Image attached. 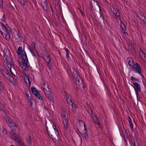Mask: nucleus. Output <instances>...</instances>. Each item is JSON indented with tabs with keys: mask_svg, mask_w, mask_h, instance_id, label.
I'll use <instances>...</instances> for the list:
<instances>
[{
	"mask_svg": "<svg viewBox=\"0 0 146 146\" xmlns=\"http://www.w3.org/2000/svg\"><path fill=\"white\" fill-rule=\"evenodd\" d=\"M17 53L19 55L21 54V56L22 58V64H20L21 68L26 71H28L30 65L29 64L28 59L26 53L25 51L22 50V47L19 46L18 47Z\"/></svg>",
	"mask_w": 146,
	"mask_h": 146,
	"instance_id": "1",
	"label": "nucleus"
},
{
	"mask_svg": "<svg viewBox=\"0 0 146 146\" xmlns=\"http://www.w3.org/2000/svg\"><path fill=\"white\" fill-rule=\"evenodd\" d=\"M0 74L2 75L3 78L6 79L10 82H13L14 80L13 77L10 74L9 71L2 66H0Z\"/></svg>",
	"mask_w": 146,
	"mask_h": 146,
	"instance_id": "2",
	"label": "nucleus"
},
{
	"mask_svg": "<svg viewBox=\"0 0 146 146\" xmlns=\"http://www.w3.org/2000/svg\"><path fill=\"white\" fill-rule=\"evenodd\" d=\"M11 30L7 28H0V32L5 39L9 40L10 38V32Z\"/></svg>",
	"mask_w": 146,
	"mask_h": 146,
	"instance_id": "3",
	"label": "nucleus"
},
{
	"mask_svg": "<svg viewBox=\"0 0 146 146\" xmlns=\"http://www.w3.org/2000/svg\"><path fill=\"white\" fill-rule=\"evenodd\" d=\"M38 4L42 7L45 12L48 13L50 10L48 3L46 0H38Z\"/></svg>",
	"mask_w": 146,
	"mask_h": 146,
	"instance_id": "4",
	"label": "nucleus"
},
{
	"mask_svg": "<svg viewBox=\"0 0 146 146\" xmlns=\"http://www.w3.org/2000/svg\"><path fill=\"white\" fill-rule=\"evenodd\" d=\"M4 118L9 126L11 128L15 129V128H17V126L16 123L8 115H5L4 116Z\"/></svg>",
	"mask_w": 146,
	"mask_h": 146,
	"instance_id": "5",
	"label": "nucleus"
},
{
	"mask_svg": "<svg viewBox=\"0 0 146 146\" xmlns=\"http://www.w3.org/2000/svg\"><path fill=\"white\" fill-rule=\"evenodd\" d=\"M47 88L49 90L48 91V93L47 92H46L45 91V88H43V92L44 94L49 99L50 101L52 102H54V98L53 94L51 91V90L49 89L48 87L47 86Z\"/></svg>",
	"mask_w": 146,
	"mask_h": 146,
	"instance_id": "6",
	"label": "nucleus"
},
{
	"mask_svg": "<svg viewBox=\"0 0 146 146\" xmlns=\"http://www.w3.org/2000/svg\"><path fill=\"white\" fill-rule=\"evenodd\" d=\"M90 7L91 10L92 12L93 11V10H94L95 9L99 8L100 10L99 4L97 1L95 0H91L90 2Z\"/></svg>",
	"mask_w": 146,
	"mask_h": 146,
	"instance_id": "7",
	"label": "nucleus"
},
{
	"mask_svg": "<svg viewBox=\"0 0 146 146\" xmlns=\"http://www.w3.org/2000/svg\"><path fill=\"white\" fill-rule=\"evenodd\" d=\"M132 68V70L135 72L141 75V67L138 63H136L135 64H133V65Z\"/></svg>",
	"mask_w": 146,
	"mask_h": 146,
	"instance_id": "8",
	"label": "nucleus"
},
{
	"mask_svg": "<svg viewBox=\"0 0 146 146\" xmlns=\"http://www.w3.org/2000/svg\"><path fill=\"white\" fill-rule=\"evenodd\" d=\"M10 52L9 51H7L5 52H4L3 59L5 62H6L11 65H14V63L12 59L9 61L8 57V55L10 54Z\"/></svg>",
	"mask_w": 146,
	"mask_h": 146,
	"instance_id": "9",
	"label": "nucleus"
},
{
	"mask_svg": "<svg viewBox=\"0 0 146 146\" xmlns=\"http://www.w3.org/2000/svg\"><path fill=\"white\" fill-rule=\"evenodd\" d=\"M133 88H134L137 95V98L138 99V93L141 91V87L140 84L137 82H135L133 83Z\"/></svg>",
	"mask_w": 146,
	"mask_h": 146,
	"instance_id": "10",
	"label": "nucleus"
},
{
	"mask_svg": "<svg viewBox=\"0 0 146 146\" xmlns=\"http://www.w3.org/2000/svg\"><path fill=\"white\" fill-rule=\"evenodd\" d=\"M64 118L63 120V123L64 125V128L66 131L68 129V121L69 118L68 117H66V115H65L63 116Z\"/></svg>",
	"mask_w": 146,
	"mask_h": 146,
	"instance_id": "11",
	"label": "nucleus"
},
{
	"mask_svg": "<svg viewBox=\"0 0 146 146\" xmlns=\"http://www.w3.org/2000/svg\"><path fill=\"white\" fill-rule=\"evenodd\" d=\"M52 7L51 5V4H50V8L51 9L52 11H53V9L52 7L54 8L56 11H58L59 9V7L58 6V2L56 0H53L52 1Z\"/></svg>",
	"mask_w": 146,
	"mask_h": 146,
	"instance_id": "12",
	"label": "nucleus"
},
{
	"mask_svg": "<svg viewBox=\"0 0 146 146\" xmlns=\"http://www.w3.org/2000/svg\"><path fill=\"white\" fill-rule=\"evenodd\" d=\"M76 85H78L80 87H83L84 84L82 80L80 78V76H77L75 78Z\"/></svg>",
	"mask_w": 146,
	"mask_h": 146,
	"instance_id": "13",
	"label": "nucleus"
},
{
	"mask_svg": "<svg viewBox=\"0 0 146 146\" xmlns=\"http://www.w3.org/2000/svg\"><path fill=\"white\" fill-rule=\"evenodd\" d=\"M112 7L113 10V12L114 14L119 19L120 18V14L118 9L116 8L114 5H112Z\"/></svg>",
	"mask_w": 146,
	"mask_h": 146,
	"instance_id": "14",
	"label": "nucleus"
},
{
	"mask_svg": "<svg viewBox=\"0 0 146 146\" xmlns=\"http://www.w3.org/2000/svg\"><path fill=\"white\" fill-rule=\"evenodd\" d=\"M50 57L49 56H47L45 58V61L46 64V65L48 68L49 69H51V66L50 64Z\"/></svg>",
	"mask_w": 146,
	"mask_h": 146,
	"instance_id": "15",
	"label": "nucleus"
},
{
	"mask_svg": "<svg viewBox=\"0 0 146 146\" xmlns=\"http://www.w3.org/2000/svg\"><path fill=\"white\" fill-rule=\"evenodd\" d=\"M31 90L32 94L35 96L39 93L38 91L36 89V88L34 86H33L31 87Z\"/></svg>",
	"mask_w": 146,
	"mask_h": 146,
	"instance_id": "16",
	"label": "nucleus"
},
{
	"mask_svg": "<svg viewBox=\"0 0 146 146\" xmlns=\"http://www.w3.org/2000/svg\"><path fill=\"white\" fill-rule=\"evenodd\" d=\"M81 135L82 137L85 139H88L89 136L87 131H82V132Z\"/></svg>",
	"mask_w": 146,
	"mask_h": 146,
	"instance_id": "17",
	"label": "nucleus"
},
{
	"mask_svg": "<svg viewBox=\"0 0 146 146\" xmlns=\"http://www.w3.org/2000/svg\"><path fill=\"white\" fill-rule=\"evenodd\" d=\"M4 87V84L0 78V92H1L3 91Z\"/></svg>",
	"mask_w": 146,
	"mask_h": 146,
	"instance_id": "18",
	"label": "nucleus"
},
{
	"mask_svg": "<svg viewBox=\"0 0 146 146\" xmlns=\"http://www.w3.org/2000/svg\"><path fill=\"white\" fill-rule=\"evenodd\" d=\"M24 79L25 80V82L27 84V80L28 81L29 84L30 85L31 84V83L30 82L29 80V77L28 76H27L26 74H25L24 75Z\"/></svg>",
	"mask_w": 146,
	"mask_h": 146,
	"instance_id": "19",
	"label": "nucleus"
},
{
	"mask_svg": "<svg viewBox=\"0 0 146 146\" xmlns=\"http://www.w3.org/2000/svg\"><path fill=\"white\" fill-rule=\"evenodd\" d=\"M9 3L11 8H14V7L15 6V5L13 1V0H9Z\"/></svg>",
	"mask_w": 146,
	"mask_h": 146,
	"instance_id": "20",
	"label": "nucleus"
},
{
	"mask_svg": "<svg viewBox=\"0 0 146 146\" xmlns=\"http://www.w3.org/2000/svg\"><path fill=\"white\" fill-rule=\"evenodd\" d=\"M92 119L94 123H96V122H97L98 121V118L95 115H92Z\"/></svg>",
	"mask_w": 146,
	"mask_h": 146,
	"instance_id": "21",
	"label": "nucleus"
},
{
	"mask_svg": "<svg viewBox=\"0 0 146 146\" xmlns=\"http://www.w3.org/2000/svg\"><path fill=\"white\" fill-rule=\"evenodd\" d=\"M14 36L16 39H18L20 37L19 34L17 32H16L14 33Z\"/></svg>",
	"mask_w": 146,
	"mask_h": 146,
	"instance_id": "22",
	"label": "nucleus"
},
{
	"mask_svg": "<svg viewBox=\"0 0 146 146\" xmlns=\"http://www.w3.org/2000/svg\"><path fill=\"white\" fill-rule=\"evenodd\" d=\"M38 100H42L43 98L39 92L35 96Z\"/></svg>",
	"mask_w": 146,
	"mask_h": 146,
	"instance_id": "23",
	"label": "nucleus"
},
{
	"mask_svg": "<svg viewBox=\"0 0 146 146\" xmlns=\"http://www.w3.org/2000/svg\"><path fill=\"white\" fill-rule=\"evenodd\" d=\"M128 63L130 66L132 67L133 65V64H135L134 63V62L133 61V60L132 59H131V60H129L128 61Z\"/></svg>",
	"mask_w": 146,
	"mask_h": 146,
	"instance_id": "24",
	"label": "nucleus"
},
{
	"mask_svg": "<svg viewBox=\"0 0 146 146\" xmlns=\"http://www.w3.org/2000/svg\"><path fill=\"white\" fill-rule=\"evenodd\" d=\"M128 121L129 122V124L130 125V127L131 128H133V123L131 120V118L129 116L128 117Z\"/></svg>",
	"mask_w": 146,
	"mask_h": 146,
	"instance_id": "25",
	"label": "nucleus"
},
{
	"mask_svg": "<svg viewBox=\"0 0 146 146\" xmlns=\"http://www.w3.org/2000/svg\"><path fill=\"white\" fill-rule=\"evenodd\" d=\"M74 68H72V70L73 71V73L72 74L73 75V77L74 78H76L77 77V76H79L78 75L77 72H76L74 71Z\"/></svg>",
	"mask_w": 146,
	"mask_h": 146,
	"instance_id": "26",
	"label": "nucleus"
},
{
	"mask_svg": "<svg viewBox=\"0 0 146 146\" xmlns=\"http://www.w3.org/2000/svg\"><path fill=\"white\" fill-rule=\"evenodd\" d=\"M139 17L140 19L144 23L146 22V19L145 17L143 16L140 15Z\"/></svg>",
	"mask_w": 146,
	"mask_h": 146,
	"instance_id": "27",
	"label": "nucleus"
},
{
	"mask_svg": "<svg viewBox=\"0 0 146 146\" xmlns=\"http://www.w3.org/2000/svg\"><path fill=\"white\" fill-rule=\"evenodd\" d=\"M52 126L54 130L55 131H56V133H57V136H58V135H59V134L58 133V132L57 131V129L56 128V127L55 124L54 123H53V124H52Z\"/></svg>",
	"mask_w": 146,
	"mask_h": 146,
	"instance_id": "28",
	"label": "nucleus"
},
{
	"mask_svg": "<svg viewBox=\"0 0 146 146\" xmlns=\"http://www.w3.org/2000/svg\"><path fill=\"white\" fill-rule=\"evenodd\" d=\"M12 137L13 138V139L15 140L16 141H19V142H21L20 141L19 139L17 136H16L15 135H12Z\"/></svg>",
	"mask_w": 146,
	"mask_h": 146,
	"instance_id": "29",
	"label": "nucleus"
},
{
	"mask_svg": "<svg viewBox=\"0 0 146 146\" xmlns=\"http://www.w3.org/2000/svg\"><path fill=\"white\" fill-rule=\"evenodd\" d=\"M65 50L66 52V58L68 59L69 58V55L70 53L69 51L67 48H65Z\"/></svg>",
	"mask_w": 146,
	"mask_h": 146,
	"instance_id": "30",
	"label": "nucleus"
},
{
	"mask_svg": "<svg viewBox=\"0 0 146 146\" xmlns=\"http://www.w3.org/2000/svg\"><path fill=\"white\" fill-rule=\"evenodd\" d=\"M69 104L71 106L72 110L74 111V108H75V105H74V103L72 102L71 103H70Z\"/></svg>",
	"mask_w": 146,
	"mask_h": 146,
	"instance_id": "31",
	"label": "nucleus"
},
{
	"mask_svg": "<svg viewBox=\"0 0 146 146\" xmlns=\"http://www.w3.org/2000/svg\"><path fill=\"white\" fill-rule=\"evenodd\" d=\"M65 95L66 98V100L72 98L66 92H65Z\"/></svg>",
	"mask_w": 146,
	"mask_h": 146,
	"instance_id": "32",
	"label": "nucleus"
},
{
	"mask_svg": "<svg viewBox=\"0 0 146 146\" xmlns=\"http://www.w3.org/2000/svg\"><path fill=\"white\" fill-rule=\"evenodd\" d=\"M5 62L7 64V65L8 67V68H9V69L10 70V71L11 73L12 74H13V73L11 71V65L10 64H9V63H7V62Z\"/></svg>",
	"mask_w": 146,
	"mask_h": 146,
	"instance_id": "33",
	"label": "nucleus"
},
{
	"mask_svg": "<svg viewBox=\"0 0 146 146\" xmlns=\"http://www.w3.org/2000/svg\"><path fill=\"white\" fill-rule=\"evenodd\" d=\"M100 20L101 21H104V18L102 14H100Z\"/></svg>",
	"mask_w": 146,
	"mask_h": 146,
	"instance_id": "34",
	"label": "nucleus"
},
{
	"mask_svg": "<svg viewBox=\"0 0 146 146\" xmlns=\"http://www.w3.org/2000/svg\"><path fill=\"white\" fill-rule=\"evenodd\" d=\"M126 28H122L121 31L124 34H127L128 35L127 32L126 31Z\"/></svg>",
	"mask_w": 146,
	"mask_h": 146,
	"instance_id": "35",
	"label": "nucleus"
},
{
	"mask_svg": "<svg viewBox=\"0 0 146 146\" xmlns=\"http://www.w3.org/2000/svg\"><path fill=\"white\" fill-rule=\"evenodd\" d=\"M6 17L4 14L3 15V17L2 18V21L4 22H5L6 21Z\"/></svg>",
	"mask_w": 146,
	"mask_h": 146,
	"instance_id": "36",
	"label": "nucleus"
},
{
	"mask_svg": "<svg viewBox=\"0 0 146 146\" xmlns=\"http://www.w3.org/2000/svg\"><path fill=\"white\" fill-rule=\"evenodd\" d=\"M20 3L22 5H24L25 4V2L24 0H18Z\"/></svg>",
	"mask_w": 146,
	"mask_h": 146,
	"instance_id": "37",
	"label": "nucleus"
},
{
	"mask_svg": "<svg viewBox=\"0 0 146 146\" xmlns=\"http://www.w3.org/2000/svg\"><path fill=\"white\" fill-rule=\"evenodd\" d=\"M4 109V105L0 102V110H3Z\"/></svg>",
	"mask_w": 146,
	"mask_h": 146,
	"instance_id": "38",
	"label": "nucleus"
},
{
	"mask_svg": "<svg viewBox=\"0 0 146 146\" xmlns=\"http://www.w3.org/2000/svg\"><path fill=\"white\" fill-rule=\"evenodd\" d=\"M27 142L29 143H31V138L29 136L28 137H27L26 138Z\"/></svg>",
	"mask_w": 146,
	"mask_h": 146,
	"instance_id": "39",
	"label": "nucleus"
},
{
	"mask_svg": "<svg viewBox=\"0 0 146 146\" xmlns=\"http://www.w3.org/2000/svg\"><path fill=\"white\" fill-rule=\"evenodd\" d=\"M131 80H135L136 81H139V80L137 78H135L133 76L131 77Z\"/></svg>",
	"mask_w": 146,
	"mask_h": 146,
	"instance_id": "40",
	"label": "nucleus"
},
{
	"mask_svg": "<svg viewBox=\"0 0 146 146\" xmlns=\"http://www.w3.org/2000/svg\"><path fill=\"white\" fill-rule=\"evenodd\" d=\"M29 49L30 51L33 54V56H35V55L34 54L33 50L31 47L29 48Z\"/></svg>",
	"mask_w": 146,
	"mask_h": 146,
	"instance_id": "41",
	"label": "nucleus"
},
{
	"mask_svg": "<svg viewBox=\"0 0 146 146\" xmlns=\"http://www.w3.org/2000/svg\"><path fill=\"white\" fill-rule=\"evenodd\" d=\"M27 99L28 101L31 103L33 101V98L31 96H30V97L28 98Z\"/></svg>",
	"mask_w": 146,
	"mask_h": 146,
	"instance_id": "42",
	"label": "nucleus"
},
{
	"mask_svg": "<svg viewBox=\"0 0 146 146\" xmlns=\"http://www.w3.org/2000/svg\"><path fill=\"white\" fill-rule=\"evenodd\" d=\"M67 102H68V103L69 104H70V103H71L72 102L71 98L70 99L68 98V99L67 100Z\"/></svg>",
	"mask_w": 146,
	"mask_h": 146,
	"instance_id": "43",
	"label": "nucleus"
},
{
	"mask_svg": "<svg viewBox=\"0 0 146 146\" xmlns=\"http://www.w3.org/2000/svg\"><path fill=\"white\" fill-rule=\"evenodd\" d=\"M120 27H125V25L121 22L120 23Z\"/></svg>",
	"mask_w": 146,
	"mask_h": 146,
	"instance_id": "44",
	"label": "nucleus"
},
{
	"mask_svg": "<svg viewBox=\"0 0 146 146\" xmlns=\"http://www.w3.org/2000/svg\"><path fill=\"white\" fill-rule=\"evenodd\" d=\"M30 94H31L30 91L29 90L27 91L26 92V94L27 95H29Z\"/></svg>",
	"mask_w": 146,
	"mask_h": 146,
	"instance_id": "45",
	"label": "nucleus"
},
{
	"mask_svg": "<svg viewBox=\"0 0 146 146\" xmlns=\"http://www.w3.org/2000/svg\"><path fill=\"white\" fill-rule=\"evenodd\" d=\"M6 27L2 23H0V27Z\"/></svg>",
	"mask_w": 146,
	"mask_h": 146,
	"instance_id": "46",
	"label": "nucleus"
},
{
	"mask_svg": "<svg viewBox=\"0 0 146 146\" xmlns=\"http://www.w3.org/2000/svg\"><path fill=\"white\" fill-rule=\"evenodd\" d=\"M3 4L2 0H0V7H1Z\"/></svg>",
	"mask_w": 146,
	"mask_h": 146,
	"instance_id": "47",
	"label": "nucleus"
},
{
	"mask_svg": "<svg viewBox=\"0 0 146 146\" xmlns=\"http://www.w3.org/2000/svg\"><path fill=\"white\" fill-rule=\"evenodd\" d=\"M95 123L97 124L98 126L100 127H101L100 124L98 121L97 122H96Z\"/></svg>",
	"mask_w": 146,
	"mask_h": 146,
	"instance_id": "48",
	"label": "nucleus"
},
{
	"mask_svg": "<svg viewBox=\"0 0 146 146\" xmlns=\"http://www.w3.org/2000/svg\"><path fill=\"white\" fill-rule=\"evenodd\" d=\"M84 130L83 131H87V129L86 128V125L84 123Z\"/></svg>",
	"mask_w": 146,
	"mask_h": 146,
	"instance_id": "49",
	"label": "nucleus"
},
{
	"mask_svg": "<svg viewBox=\"0 0 146 146\" xmlns=\"http://www.w3.org/2000/svg\"><path fill=\"white\" fill-rule=\"evenodd\" d=\"M48 135L50 136V138L52 140H53V138L52 135L51 134L50 135Z\"/></svg>",
	"mask_w": 146,
	"mask_h": 146,
	"instance_id": "50",
	"label": "nucleus"
},
{
	"mask_svg": "<svg viewBox=\"0 0 146 146\" xmlns=\"http://www.w3.org/2000/svg\"><path fill=\"white\" fill-rule=\"evenodd\" d=\"M46 131H47V132L48 133V135H49V133L50 132L49 131H48V127H47L46 126Z\"/></svg>",
	"mask_w": 146,
	"mask_h": 146,
	"instance_id": "51",
	"label": "nucleus"
},
{
	"mask_svg": "<svg viewBox=\"0 0 146 146\" xmlns=\"http://www.w3.org/2000/svg\"><path fill=\"white\" fill-rule=\"evenodd\" d=\"M32 94H30L29 95H27V98L29 97H30V96H31Z\"/></svg>",
	"mask_w": 146,
	"mask_h": 146,
	"instance_id": "52",
	"label": "nucleus"
},
{
	"mask_svg": "<svg viewBox=\"0 0 146 146\" xmlns=\"http://www.w3.org/2000/svg\"><path fill=\"white\" fill-rule=\"evenodd\" d=\"M33 46H34V48H35V42H33Z\"/></svg>",
	"mask_w": 146,
	"mask_h": 146,
	"instance_id": "53",
	"label": "nucleus"
},
{
	"mask_svg": "<svg viewBox=\"0 0 146 146\" xmlns=\"http://www.w3.org/2000/svg\"><path fill=\"white\" fill-rule=\"evenodd\" d=\"M141 52L142 53V56H143L145 54V53L143 52V51H141Z\"/></svg>",
	"mask_w": 146,
	"mask_h": 146,
	"instance_id": "54",
	"label": "nucleus"
},
{
	"mask_svg": "<svg viewBox=\"0 0 146 146\" xmlns=\"http://www.w3.org/2000/svg\"><path fill=\"white\" fill-rule=\"evenodd\" d=\"M20 143H21L20 144V145H21V146H24V145L23 143H21V142Z\"/></svg>",
	"mask_w": 146,
	"mask_h": 146,
	"instance_id": "55",
	"label": "nucleus"
},
{
	"mask_svg": "<svg viewBox=\"0 0 146 146\" xmlns=\"http://www.w3.org/2000/svg\"><path fill=\"white\" fill-rule=\"evenodd\" d=\"M47 87H49V86H48V85H47ZM47 90H46V91H45L46 92H48V90H48V88H47Z\"/></svg>",
	"mask_w": 146,
	"mask_h": 146,
	"instance_id": "56",
	"label": "nucleus"
},
{
	"mask_svg": "<svg viewBox=\"0 0 146 146\" xmlns=\"http://www.w3.org/2000/svg\"><path fill=\"white\" fill-rule=\"evenodd\" d=\"M91 112H90V113H91L92 114V113H93V112H92V109L91 110Z\"/></svg>",
	"mask_w": 146,
	"mask_h": 146,
	"instance_id": "57",
	"label": "nucleus"
},
{
	"mask_svg": "<svg viewBox=\"0 0 146 146\" xmlns=\"http://www.w3.org/2000/svg\"><path fill=\"white\" fill-rule=\"evenodd\" d=\"M143 56V57L144 58H146V55L145 54Z\"/></svg>",
	"mask_w": 146,
	"mask_h": 146,
	"instance_id": "58",
	"label": "nucleus"
},
{
	"mask_svg": "<svg viewBox=\"0 0 146 146\" xmlns=\"http://www.w3.org/2000/svg\"><path fill=\"white\" fill-rule=\"evenodd\" d=\"M141 76L142 78H144V76L143 75H141Z\"/></svg>",
	"mask_w": 146,
	"mask_h": 146,
	"instance_id": "59",
	"label": "nucleus"
},
{
	"mask_svg": "<svg viewBox=\"0 0 146 146\" xmlns=\"http://www.w3.org/2000/svg\"><path fill=\"white\" fill-rule=\"evenodd\" d=\"M80 12L81 13H82V15H83V14H82V11H81V10H80Z\"/></svg>",
	"mask_w": 146,
	"mask_h": 146,
	"instance_id": "60",
	"label": "nucleus"
},
{
	"mask_svg": "<svg viewBox=\"0 0 146 146\" xmlns=\"http://www.w3.org/2000/svg\"><path fill=\"white\" fill-rule=\"evenodd\" d=\"M10 146H15L13 145H10Z\"/></svg>",
	"mask_w": 146,
	"mask_h": 146,
	"instance_id": "61",
	"label": "nucleus"
},
{
	"mask_svg": "<svg viewBox=\"0 0 146 146\" xmlns=\"http://www.w3.org/2000/svg\"><path fill=\"white\" fill-rule=\"evenodd\" d=\"M134 146H136V144H135V143H134Z\"/></svg>",
	"mask_w": 146,
	"mask_h": 146,
	"instance_id": "62",
	"label": "nucleus"
},
{
	"mask_svg": "<svg viewBox=\"0 0 146 146\" xmlns=\"http://www.w3.org/2000/svg\"><path fill=\"white\" fill-rule=\"evenodd\" d=\"M140 51L141 52V51H143L141 49H140Z\"/></svg>",
	"mask_w": 146,
	"mask_h": 146,
	"instance_id": "63",
	"label": "nucleus"
},
{
	"mask_svg": "<svg viewBox=\"0 0 146 146\" xmlns=\"http://www.w3.org/2000/svg\"><path fill=\"white\" fill-rule=\"evenodd\" d=\"M137 146H139V143H138V145H137Z\"/></svg>",
	"mask_w": 146,
	"mask_h": 146,
	"instance_id": "64",
	"label": "nucleus"
}]
</instances>
